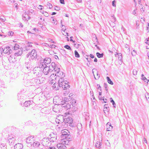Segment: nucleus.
Wrapping results in <instances>:
<instances>
[{
	"label": "nucleus",
	"instance_id": "obj_33",
	"mask_svg": "<svg viewBox=\"0 0 149 149\" xmlns=\"http://www.w3.org/2000/svg\"><path fill=\"white\" fill-rule=\"evenodd\" d=\"M56 76H57V74L56 73L55 74H52L50 76L49 78H50V79H56Z\"/></svg>",
	"mask_w": 149,
	"mask_h": 149
},
{
	"label": "nucleus",
	"instance_id": "obj_50",
	"mask_svg": "<svg viewBox=\"0 0 149 149\" xmlns=\"http://www.w3.org/2000/svg\"><path fill=\"white\" fill-rule=\"evenodd\" d=\"M99 98L100 100H103V102L106 103V102L104 100V99L103 97H101L99 96L98 97Z\"/></svg>",
	"mask_w": 149,
	"mask_h": 149
},
{
	"label": "nucleus",
	"instance_id": "obj_51",
	"mask_svg": "<svg viewBox=\"0 0 149 149\" xmlns=\"http://www.w3.org/2000/svg\"><path fill=\"white\" fill-rule=\"evenodd\" d=\"M89 57V55H86V58L87 61L88 62H90L91 60V59L90 58H88V57Z\"/></svg>",
	"mask_w": 149,
	"mask_h": 149
},
{
	"label": "nucleus",
	"instance_id": "obj_45",
	"mask_svg": "<svg viewBox=\"0 0 149 149\" xmlns=\"http://www.w3.org/2000/svg\"><path fill=\"white\" fill-rule=\"evenodd\" d=\"M70 98H69V99H68L66 97H65L64 99V101H62L61 102V103H64V102H68V101L69 100H70Z\"/></svg>",
	"mask_w": 149,
	"mask_h": 149
},
{
	"label": "nucleus",
	"instance_id": "obj_53",
	"mask_svg": "<svg viewBox=\"0 0 149 149\" xmlns=\"http://www.w3.org/2000/svg\"><path fill=\"white\" fill-rule=\"evenodd\" d=\"M53 110L56 113H57L58 111V109H56L55 107H53Z\"/></svg>",
	"mask_w": 149,
	"mask_h": 149
},
{
	"label": "nucleus",
	"instance_id": "obj_43",
	"mask_svg": "<svg viewBox=\"0 0 149 149\" xmlns=\"http://www.w3.org/2000/svg\"><path fill=\"white\" fill-rule=\"evenodd\" d=\"M107 79L108 82L110 84L112 85V81L109 77H107Z\"/></svg>",
	"mask_w": 149,
	"mask_h": 149
},
{
	"label": "nucleus",
	"instance_id": "obj_1",
	"mask_svg": "<svg viewBox=\"0 0 149 149\" xmlns=\"http://www.w3.org/2000/svg\"><path fill=\"white\" fill-rule=\"evenodd\" d=\"M59 85L63 90L68 89L70 87V85L68 84V82L66 80H64V79L59 78L58 81Z\"/></svg>",
	"mask_w": 149,
	"mask_h": 149
},
{
	"label": "nucleus",
	"instance_id": "obj_30",
	"mask_svg": "<svg viewBox=\"0 0 149 149\" xmlns=\"http://www.w3.org/2000/svg\"><path fill=\"white\" fill-rule=\"evenodd\" d=\"M6 147L5 144L1 143L0 145V149H7Z\"/></svg>",
	"mask_w": 149,
	"mask_h": 149
},
{
	"label": "nucleus",
	"instance_id": "obj_7",
	"mask_svg": "<svg viewBox=\"0 0 149 149\" xmlns=\"http://www.w3.org/2000/svg\"><path fill=\"white\" fill-rule=\"evenodd\" d=\"M51 142L49 138H44L42 139V143L44 146H48L51 145Z\"/></svg>",
	"mask_w": 149,
	"mask_h": 149
},
{
	"label": "nucleus",
	"instance_id": "obj_46",
	"mask_svg": "<svg viewBox=\"0 0 149 149\" xmlns=\"http://www.w3.org/2000/svg\"><path fill=\"white\" fill-rule=\"evenodd\" d=\"M13 34V32L12 31H10L8 32V35L9 36H12Z\"/></svg>",
	"mask_w": 149,
	"mask_h": 149
},
{
	"label": "nucleus",
	"instance_id": "obj_38",
	"mask_svg": "<svg viewBox=\"0 0 149 149\" xmlns=\"http://www.w3.org/2000/svg\"><path fill=\"white\" fill-rule=\"evenodd\" d=\"M47 8H49V9H51L52 7V6L51 3H48L47 4L46 6Z\"/></svg>",
	"mask_w": 149,
	"mask_h": 149
},
{
	"label": "nucleus",
	"instance_id": "obj_35",
	"mask_svg": "<svg viewBox=\"0 0 149 149\" xmlns=\"http://www.w3.org/2000/svg\"><path fill=\"white\" fill-rule=\"evenodd\" d=\"M96 54L97 57L99 58L102 57L104 55L103 53L100 54L99 52H97Z\"/></svg>",
	"mask_w": 149,
	"mask_h": 149
},
{
	"label": "nucleus",
	"instance_id": "obj_62",
	"mask_svg": "<svg viewBox=\"0 0 149 149\" xmlns=\"http://www.w3.org/2000/svg\"><path fill=\"white\" fill-rule=\"evenodd\" d=\"M104 87L105 88V89H106V90H107V84L106 83H104Z\"/></svg>",
	"mask_w": 149,
	"mask_h": 149
},
{
	"label": "nucleus",
	"instance_id": "obj_64",
	"mask_svg": "<svg viewBox=\"0 0 149 149\" xmlns=\"http://www.w3.org/2000/svg\"><path fill=\"white\" fill-rule=\"evenodd\" d=\"M60 3L63 4H65V2L64 0H60Z\"/></svg>",
	"mask_w": 149,
	"mask_h": 149
},
{
	"label": "nucleus",
	"instance_id": "obj_6",
	"mask_svg": "<svg viewBox=\"0 0 149 149\" xmlns=\"http://www.w3.org/2000/svg\"><path fill=\"white\" fill-rule=\"evenodd\" d=\"M17 99L21 102H22L24 100L26 97L25 95L23 94V93L20 91L17 94Z\"/></svg>",
	"mask_w": 149,
	"mask_h": 149
},
{
	"label": "nucleus",
	"instance_id": "obj_54",
	"mask_svg": "<svg viewBox=\"0 0 149 149\" xmlns=\"http://www.w3.org/2000/svg\"><path fill=\"white\" fill-rule=\"evenodd\" d=\"M132 54L133 56H135L136 54V52L135 50H134L132 52Z\"/></svg>",
	"mask_w": 149,
	"mask_h": 149
},
{
	"label": "nucleus",
	"instance_id": "obj_20",
	"mask_svg": "<svg viewBox=\"0 0 149 149\" xmlns=\"http://www.w3.org/2000/svg\"><path fill=\"white\" fill-rule=\"evenodd\" d=\"M40 145V142L38 141H36L35 139V141H34V142H33V143L32 145V146L34 148H37L39 147Z\"/></svg>",
	"mask_w": 149,
	"mask_h": 149
},
{
	"label": "nucleus",
	"instance_id": "obj_17",
	"mask_svg": "<svg viewBox=\"0 0 149 149\" xmlns=\"http://www.w3.org/2000/svg\"><path fill=\"white\" fill-rule=\"evenodd\" d=\"M49 70V68L48 66H47L42 70V72L45 75H47L50 72V71Z\"/></svg>",
	"mask_w": 149,
	"mask_h": 149
},
{
	"label": "nucleus",
	"instance_id": "obj_18",
	"mask_svg": "<svg viewBox=\"0 0 149 149\" xmlns=\"http://www.w3.org/2000/svg\"><path fill=\"white\" fill-rule=\"evenodd\" d=\"M8 59L10 63H14L16 61V60L13 55H11L8 57Z\"/></svg>",
	"mask_w": 149,
	"mask_h": 149
},
{
	"label": "nucleus",
	"instance_id": "obj_24",
	"mask_svg": "<svg viewBox=\"0 0 149 149\" xmlns=\"http://www.w3.org/2000/svg\"><path fill=\"white\" fill-rule=\"evenodd\" d=\"M33 103V101H26L24 103V106L25 107H28L32 104Z\"/></svg>",
	"mask_w": 149,
	"mask_h": 149
},
{
	"label": "nucleus",
	"instance_id": "obj_26",
	"mask_svg": "<svg viewBox=\"0 0 149 149\" xmlns=\"http://www.w3.org/2000/svg\"><path fill=\"white\" fill-rule=\"evenodd\" d=\"M51 59L50 58L46 57L44 58L42 61H43L46 64H49L51 62Z\"/></svg>",
	"mask_w": 149,
	"mask_h": 149
},
{
	"label": "nucleus",
	"instance_id": "obj_60",
	"mask_svg": "<svg viewBox=\"0 0 149 149\" xmlns=\"http://www.w3.org/2000/svg\"><path fill=\"white\" fill-rule=\"evenodd\" d=\"M72 36H71L70 37V41L71 42H72L73 43H74L75 42V41L73 40L72 39L73 38Z\"/></svg>",
	"mask_w": 149,
	"mask_h": 149
},
{
	"label": "nucleus",
	"instance_id": "obj_11",
	"mask_svg": "<svg viewBox=\"0 0 149 149\" xmlns=\"http://www.w3.org/2000/svg\"><path fill=\"white\" fill-rule=\"evenodd\" d=\"M29 61L25 63V66L26 68L29 70H30L32 68V62L33 61L30 59Z\"/></svg>",
	"mask_w": 149,
	"mask_h": 149
},
{
	"label": "nucleus",
	"instance_id": "obj_4",
	"mask_svg": "<svg viewBox=\"0 0 149 149\" xmlns=\"http://www.w3.org/2000/svg\"><path fill=\"white\" fill-rule=\"evenodd\" d=\"M33 71L34 74L38 77L41 76L42 73V69L38 67L34 68Z\"/></svg>",
	"mask_w": 149,
	"mask_h": 149
},
{
	"label": "nucleus",
	"instance_id": "obj_32",
	"mask_svg": "<svg viewBox=\"0 0 149 149\" xmlns=\"http://www.w3.org/2000/svg\"><path fill=\"white\" fill-rule=\"evenodd\" d=\"M22 53V50H21L20 51L19 50L17 52L15 53L14 55L15 56H19L21 55Z\"/></svg>",
	"mask_w": 149,
	"mask_h": 149
},
{
	"label": "nucleus",
	"instance_id": "obj_25",
	"mask_svg": "<svg viewBox=\"0 0 149 149\" xmlns=\"http://www.w3.org/2000/svg\"><path fill=\"white\" fill-rule=\"evenodd\" d=\"M39 66L38 67H40L41 69V68H44L47 67L46 63L43 61L42 62L41 61L40 63Z\"/></svg>",
	"mask_w": 149,
	"mask_h": 149
},
{
	"label": "nucleus",
	"instance_id": "obj_40",
	"mask_svg": "<svg viewBox=\"0 0 149 149\" xmlns=\"http://www.w3.org/2000/svg\"><path fill=\"white\" fill-rule=\"evenodd\" d=\"M74 54L75 57L77 58H79L80 57L79 54L76 50L74 51Z\"/></svg>",
	"mask_w": 149,
	"mask_h": 149
},
{
	"label": "nucleus",
	"instance_id": "obj_8",
	"mask_svg": "<svg viewBox=\"0 0 149 149\" xmlns=\"http://www.w3.org/2000/svg\"><path fill=\"white\" fill-rule=\"evenodd\" d=\"M64 121L66 123L69 124V125L72 127H74L75 125L73 123V120L72 118L70 117H68L64 119Z\"/></svg>",
	"mask_w": 149,
	"mask_h": 149
},
{
	"label": "nucleus",
	"instance_id": "obj_23",
	"mask_svg": "<svg viewBox=\"0 0 149 149\" xmlns=\"http://www.w3.org/2000/svg\"><path fill=\"white\" fill-rule=\"evenodd\" d=\"M57 147L59 149H65L66 148L65 145L60 143L57 144Z\"/></svg>",
	"mask_w": 149,
	"mask_h": 149
},
{
	"label": "nucleus",
	"instance_id": "obj_31",
	"mask_svg": "<svg viewBox=\"0 0 149 149\" xmlns=\"http://www.w3.org/2000/svg\"><path fill=\"white\" fill-rule=\"evenodd\" d=\"M101 145L102 144L101 143H100V142L97 141L95 144V146L97 148H101Z\"/></svg>",
	"mask_w": 149,
	"mask_h": 149
},
{
	"label": "nucleus",
	"instance_id": "obj_16",
	"mask_svg": "<svg viewBox=\"0 0 149 149\" xmlns=\"http://www.w3.org/2000/svg\"><path fill=\"white\" fill-rule=\"evenodd\" d=\"M57 76H58L60 77V78L64 79L63 77L65 76V74L64 73L61 71H60V70L59 72H55Z\"/></svg>",
	"mask_w": 149,
	"mask_h": 149
},
{
	"label": "nucleus",
	"instance_id": "obj_10",
	"mask_svg": "<svg viewBox=\"0 0 149 149\" xmlns=\"http://www.w3.org/2000/svg\"><path fill=\"white\" fill-rule=\"evenodd\" d=\"M116 58L118 60V63L121 65L122 63V56L121 53L116 54H115Z\"/></svg>",
	"mask_w": 149,
	"mask_h": 149
},
{
	"label": "nucleus",
	"instance_id": "obj_56",
	"mask_svg": "<svg viewBox=\"0 0 149 149\" xmlns=\"http://www.w3.org/2000/svg\"><path fill=\"white\" fill-rule=\"evenodd\" d=\"M42 14L46 17H48L49 16V14L46 12H45V13L43 12Z\"/></svg>",
	"mask_w": 149,
	"mask_h": 149
},
{
	"label": "nucleus",
	"instance_id": "obj_5",
	"mask_svg": "<svg viewBox=\"0 0 149 149\" xmlns=\"http://www.w3.org/2000/svg\"><path fill=\"white\" fill-rule=\"evenodd\" d=\"M30 58H29L31 61H33L36 59L38 57L36 51L35 49H33L30 52Z\"/></svg>",
	"mask_w": 149,
	"mask_h": 149
},
{
	"label": "nucleus",
	"instance_id": "obj_29",
	"mask_svg": "<svg viewBox=\"0 0 149 149\" xmlns=\"http://www.w3.org/2000/svg\"><path fill=\"white\" fill-rule=\"evenodd\" d=\"M22 18L24 20L28 21L30 19L31 17L29 16H27L26 14H24L22 15Z\"/></svg>",
	"mask_w": 149,
	"mask_h": 149
},
{
	"label": "nucleus",
	"instance_id": "obj_47",
	"mask_svg": "<svg viewBox=\"0 0 149 149\" xmlns=\"http://www.w3.org/2000/svg\"><path fill=\"white\" fill-rule=\"evenodd\" d=\"M141 77H142V79L145 82H146L147 80L146 78L144 77V76L143 74L141 75Z\"/></svg>",
	"mask_w": 149,
	"mask_h": 149
},
{
	"label": "nucleus",
	"instance_id": "obj_42",
	"mask_svg": "<svg viewBox=\"0 0 149 149\" xmlns=\"http://www.w3.org/2000/svg\"><path fill=\"white\" fill-rule=\"evenodd\" d=\"M64 47L68 50H72V49L71 47L68 45H66L64 46Z\"/></svg>",
	"mask_w": 149,
	"mask_h": 149
},
{
	"label": "nucleus",
	"instance_id": "obj_2",
	"mask_svg": "<svg viewBox=\"0 0 149 149\" xmlns=\"http://www.w3.org/2000/svg\"><path fill=\"white\" fill-rule=\"evenodd\" d=\"M35 137L33 136H29L26 139V142L27 146H32L33 142L35 139Z\"/></svg>",
	"mask_w": 149,
	"mask_h": 149
},
{
	"label": "nucleus",
	"instance_id": "obj_37",
	"mask_svg": "<svg viewBox=\"0 0 149 149\" xmlns=\"http://www.w3.org/2000/svg\"><path fill=\"white\" fill-rule=\"evenodd\" d=\"M76 100H72L70 102V103H71V104H72V106H73L74 105L75 106V105L76 104Z\"/></svg>",
	"mask_w": 149,
	"mask_h": 149
},
{
	"label": "nucleus",
	"instance_id": "obj_49",
	"mask_svg": "<svg viewBox=\"0 0 149 149\" xmlns=\"http://www.w3.org/2000/svg\"><path fill=\"white\" fill-rule=\"evenodd\" d=\"M3 52V49L2 48H0V57L2 56Z\"/></svg>",
	"mask_w": 149,
	"mask_h": 149
},
{
	"label": "nucleus",
	"instance_id": "obj_13",
	"mask_svg": "<svg viewBox=\"0 0 149 149\" xmlns=\"http://www.w3.org/2000/svg\"><path fill=\"white\" fill-rule=\"evenodd\" d=\"M70 136L69 134H68L66 132H63L62 134L61 135V137L63 139H66L69 138V136Z\"/></svg>",
	"mask_w": 149,
	"mask_h": 149
},
{
	"label": "nucleus",
	"instance_id": "obj_28",
	"mask_svg": "<svg viewBox=\"0 0 149 149\" xmlns=\"http://www.w3.org/2000/svg\"><path fill=\"white\" fill-rule=\"evenodd\" d=\"M53 88L56 90H57L59 89V88L60 87L58 83V84L57 83H55L53 84Z\"/></svg>",
	"mask_w": 149,
	"mask_h": 149
},
{
	"label": "nucleus",
	"instance_id": "obj_58",
	"mask_svg": "<svg viewBox=\"0 0 149 149\" xmlns=\"http://www.w3.org/2000/svg\"><path fill=\"white\" fill-rule=\"evenodd\" d=\"M60 8L59 7L56 6L54 8V9L56 10H60Z\"/></svg>",
	"mask_w": 149,
	"mask_h": 149
},
{
	"label": "nucleus",
	"instance_id": "obj_36",
	"mask_svg": "<svg viewBox=\"0 0 149 149\" xmlns=\"http://www.w3.org/2000/svg\"><path fill=\"white\" fill-rule=\"evenodd\" d=\"M19 46L18 45L16 44H15L13 47L14 50L18 49H19Z\"/></svg>",
	"mask_w": 149,
	"mask_h": 149
},
{
	"label": "nucleus",
	"instance_id": "obj_44",
	"mask_svg": "<svg viewBox=\"0 0 149 149\" xmlns=\"http://www.w3.org/2000/svg\"><path fill=\"white\" fill-rule=\"evenodd\" d=\"M105 144L108 146L110 147V144L108 140L105 141Z\"/></svg>",
	"mask_w": 149,
	"mask_h": 149
},
{
	"label": "nucleus",
	"instance_id": "obj_55",
	"mask_svg": "<svg viewBox=\"0 0 149 149\" xmlns=\"http://www.w3.org/2000/svg\"><path fill=\"white\" fill-rule=\"evenodd\" d=\"M54 80V79H50V78H49V83L51 84H52L54 83L53 81Z\"/></svg>",
	"mask_w": 149,
	"mask_h": 149
},
{
	"label": "nucleus",
	"instance_id": "obj_52",
	"mask_svg": "<svg viewBox=\"0 0 149 149\" xmlns=\"http://www.w3.org/2000/svg\"><path fill=\"white\" fill-rule=\"evenodd\" d=\"M34 11L33 10L31 9L29 10L28 11V13H29L28 14H30V13L33 14L34 13Z\"/></svg>",
	"mask_w": 149,
	"mask_h": 149
},
{
	"label": "nucleus",
	"instance_id": "obj_15",
	"mask_svg": "<svg viewBox=\"0 0 149 149\" xmlns=\"http://www.w3.org/2000/svg\"><path fill=\"white\" fill-rule=\"evenodd\" d=\"M106 128L107 130V131L106 132L108 133V134H111V128H110L109 127H112V125L111 123L109 122L107 123L106 124Z\"/></svg>",
	"mask_w": 149,
	"mask_h": 149
},
{
	"label": "nucleus",
	"instance_id": "obj_61",
	"mask_svg": "<svg viewBox=\"0 0 149 149\" xmlns=\"http://www.w3.org/2000/svg\"><path fill=\"white\" fill-rule=\"evenodd\" d=\"M116 1H112V5L114 7L116 6Z\"/></svg>",
	"mask_w": 149,
	"mask_h": 149
},
{
	"label": "nucleus",
	"instance_id": "obj_21",
	"mask_svg": "<svg viewBox=\"0 0 149 149\" xmlns=\"http://www.w3.org/2000/svg\"><path fill=\"white\" fill-rule=\"evenodd\" d=\"M14 147L15 149H22L23 148V145L20 143L16 144Z\"/></svg>",
	"mask_w": 149,
	"mask_h": 149
},
{
	"label": "nucleus",
	"instance_id": "obj_3",
	"mask_svg": "<svg viewBox=\"0 0 149 149\" xmlns=\"http://www.w3.org/2000/svg\"><path fill=\"white\" fill-rule=\"evenodd\" d=\"M50 72H51L54 70L55 72H59L60 70V68H58L56 66L55 63L54 62H52L51 63L50 65L48 66Z\"/></svg>",
	"mask_w": 149,
	"mask_h": 149
},
{
	"label": "nucleus",
	"instance_id": "obj_27",
	"mask_svg": "<svg viewBox=\"0 0 149 149\" xmlns=\"http://www.w3.org/2000/svg\"><path fill=\"white\" fill-rule=\"evenodd\" d=\"M32 47V45L31 44V43L28 42V44H27V45H26L25 46V47L24 48V49H23V50H24V51H28L30 49L29 47Z\"/></svg>",
	"mask_w": 149,
	"mask_h": 149
},
{
	"label": "nucleus",
	"instance_id": "obj_14",
	"mask_svg": "<svg viewBox=\"0 0 149 149\" xmlns=\"http://www.w3.org/2000/svg\"><path fill=\"white\" fill-rule=\"evenodd\" d=\"M32 81L33 82V84L35 83V84H40L41 83H42V82L41 81L40 78H38V77L36 78L32 79Z\"/></svg>",
	"mask_w": 149,
	"mask_h": 149
},
{
	"label": "nucleus",
	"instance_id": "obj_34",
	"mask_svg": "<svg viewBox=\"0 0 149 149\" xmlns=\"http://www.w3.org/2000/svg\"><path fill=\"white\" fill-rule=\"evenodd\" d=\"M95 70V69H93L92 70V72H93V74H94V71H93V70ZM97 76H96V77H95V75H94V74H93V75H94V77L95 78V79H96V80L98 79H99V77H100V74H98V72H97Z\"/></svg>",
	"mask_w": 149,
	"mask_h": 149
},
{
	"label": "nucleus",
	"instance_id": "obj_57",
	"mask_svg": "<svg viewBox=\"0 0 149 149\" xmlns=\"http://www.w3.org/2000/svg\"><path fill=\"white\" fill-rule=\"evenodd\" d=\"M137 72L136 70H134L133 71V73L134 75H136L137 74Z\"/></svg>",
	"mask_w": 149,
	"mask_h": 149
},
{
	"label": "nucleus",
	"instance_id": "obj_9",
	"mask_svg": "<svg viewBox=\"0 0 149 149\" xmlns=\"http://www.w3.org/2000/svg\"><path fill=\"white\" fill-rule=\"evenodd\" d=\"M13 47H10L9 46L6 47L3 49V52L4 53L7 54L9 55L12 53Z\"/></svg>",
	"mask_w": 149,
	"mask_h": 149
},
{
	"label": "nucleus",
	"instance_id": "obj_19",
	"mask_svg": "<svg viewBox=\"0 0 149 149\" xmlns=\"http://www.w3.org/2000/svg\"><path fill=\"white\" fill-rule=\"evenodd\" d=\"M15 139L14 137L10 136L8 139L9 143L10 145H13L14 144Z\"/></svg>",
	"mask_w": 149,
	"mask_h": 149
},
{
	"label": "nucleus",
	"instance_id": "obj_63",
	"mask_svg": "<svg viewBox=\"0 0 149 149\" xmlns=\"http://www.w3.org/2000/svg\"><path fill=\"white\" fill-rule=\"evenodd\" d=\"M56 46L54 45H50L49 46V47L52 49L53 48H55Z\"/></svg>",
	"mask_w": 149,
	"mask_h": 149
},
{
	"label": "nucleus",
	"instance_id": "obj_48",
	"mask_svg": "<svg viewBox=\"0 0 149 149\" xmlns=\"http://www.w3.org/2000/svg\"><path fill=\"white\" fill-rule=\"evenodd\" d=\"M42 46H45L46 47H49V45L47 43H42Z\"/></svg>",
	"mask_w": 149,
	"mask_h": 149
},
{
	"label": "nucleus",
	"instance_id": "obj_41",
	"mask_svg": "<svg viewBox=\"0 0 149 149\" xmlns=\"http://www.w3.org/2000/svg\"><path fill=\"white\" fill-rule=\"evenodd\" d=\"M47 110V108L46 107H44L42 109L40 110V111L42 113H46Z\"/></svg>",
	"mask_w": 149,
	"mask_h": 149
},
{
	"label": "nucleus",
	"instance_id": "obj_22",
	"mask_svg": "<svg viewBox=\"0 0 149 149\" xmlns=\"http://www.w3.org/2000/svg\"><path fill=\"white\" fill-rule=\"evenodd\" d=\"M69 140H68L66 139H63L61 140V144H63V145H68V143L69 141Z\"/></svg>",
	"mask_w": 149,
	"mask_h": 149
},
{
	"label": "nucleus",
	"instance_id": "obj_12",
	"mask_svg": "<svg viewBox=\"0 0 149 149\" xmlns=\"http://www.w3.org/2000/svg\"><path fill=\"white\" fill-rule=\"evenodd\" d=\"M61 106L65 108V109L67 110L70 109L71 107V105L68 102H64V103H61Z\"/></svg>",
	"mask_w": 149,
	"mask_h": 149
},
{
	"label": "nucleus",
	"instance_id": "obj_59",
	"mask_svg": "<svg viewBox=\"0 0 149 149\" xmlns=\"http://www.w3.org/2000/svg\"><path fill=\"white\" fill-rule=\"evenodd\" d=\"M28 76V74H25L24 75V77L23 78V80H26V78Z\"/></svg>",
	"mask_w": 149,
	"mask_h": 149
},
{
	"label": "nucleus",
	"instance_id": "obj_39",
	"mask_svg": "<svg viewBox=\"0 0 149 149\" xmlns=\"http://www.w3.org/2000/svg\"><path fill=\"white\" fill-rule=\"evenodd\" d=\"M56 139V138L55 137H51V138L49 139L50 141L51 142L52 141V142H54L55 141Z\"/></svg>",
	"mask_w": 149,
	"mask_h": 149
}]
</instances>
